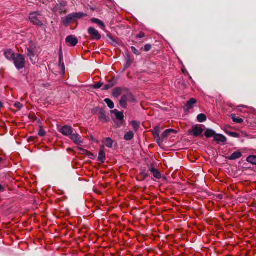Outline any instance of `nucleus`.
I'll return each mask as SVG.
<instances>
[{"label": "nucleus", "instance_id": "nucleus-33", "mask_svg": "<svg viewBox=\"0 0 256 256\" xmlns=\"http://www.w3.org/2000/svg\"><path fill=\"white\" fill-rule=\"evenodd\" d=\"M227 134L232 136V137H234V138H238L239 137V134L236 133V132H227Z\"/></svg>", "mask_w": 256, "mask_h": 256}, {"label": "nucleus", "instance_id": "nucleus-11", "mask_svg": "<svg viewBox=\"0 0 256 256\" xmlns=\"http://www.w3.org/2000/svg\"><path fill=\"white\" fill-rule=\"evenodd\" d=\"M70 138L73 142L77 145H81L82 143V141L80 140L79 136L78 134L72 133L70 136Z\"/></svg>", "mask_w": 256, "mask_h": 256}, {"label": "nucleus", "instance_id": "nucleus-41", "mask_svg": "<svg viewBox=\"0 0 256 256\" xmlns=\"http://www.w3.org/2000/svg\"><path fill=\"white\" fill-rule=\"evenodd\" d=\"M34 140L33 137H30V138H28V142L32 141V140Z\"/></svg>", "mask_w": 256, "mask_h": 256}, {"label": "nucleus", "instance_id": "nucleus-37", "mask_svg": "<svg viewBox=\"0 0 256 256\" xmlns=\"http://www.w3.org/2000/svg\"><path fill=\"white\" fill-rule=\"evenodd\" d=\"M152 48V46L150 44H147L144 46V50L146 52H148Z\"/></svg>", "mask_w": 256, "mask_h": 256}, {"label": "nucleus", "instance_id": "nucleus-39", "mask_svg": "<svg viewBox=\"0 0 256 256\" xmlns=\"http://www.w3.org/2000/svg\"><path fill=\"white\" fill-rule=\"evenodd\" d=\"M145 35L144 32H140L138 35L136 36L137 38H142L144 37Z\"/></svg>", "mask_w": 256, "mask_h": 256}, {"label": "nucleus", "instance_id": "nucleus-42", "mask_svg": "<svg viewBox=\"0 0 256 256\" xmlns=\"http://www.w3.org/2000/svg\"><path fill=\"white\" fill-rule=\"evenodd\" d=\"M3 106L2 103L0 101V108Z\"/></svg>", "mask_w": 256, "mask_h": 256}, {"label": "nucleus", "instance_id": "nucleus-40", "mask_svg": "<svg viewBox=\"0 0 256 256\" xmlns=\"http://www.w3.org/2000/svg\"><path fill=\"white\" fill-rule=\"evenodd\" d=\"M4 188L2 186V185L0 184V191L4 190Z\"/></svg>", "mask_w": 256, "mask_h": 256}, {"label": "nucleus", "instance_id": "nucleus-36", "mask_svg": "<svg viewBox=\"0 0 256 256\" xmlns=\"http://www.w3.org/2000/svg\"><path fill=\"white\" fill-rule=\"evenodd\" d=\"M102 83L98 82V83H96V84H94L93 86V88H94L98 89V88H100L102 86Z\"/></svg>", "mask_w": 256, "mask_h": 256}, {"label": "nucleus", "instance_id": "nucleus-27", "mask_svg": "<svg viewBox=\"0 0 256 256\" xmlns=\"http://www.w3.org/2000/svg\"><path fill=\"white\" fill-rule=\"evenodd\" d=\"M99 118L100 120L104 122H106L108 121V118L104 112H101L99 114Z\"/></svg>", "mask_w": 256, "mask_h": 256}, {"label": "nucleus", "instance_id": "nucleus-32", "mask_svg": "<svg viewBox=\"0 0 256 256\" xmlns=\"http://www.w3.org/2000/svg\"><path fill=\"white\" fill-rule=\"evenodd\" d=\"M72 14L74 18V20H76V18H80L84 15V14L83 13H80V12L73 13Z\"/></svg>", "mask_w": 256, "mask_h": 256}, {"label": "nucleus", "instance_id": "nucleus-2", "mask_svg": "<svg viewBox=\"0 0 256 256\" xmlns=\"http://www.w3.org/2000/svg\"><path fill=\"white\" fill-rule=\"evenodd\" d=\"M14 64L16 68L20 70L23 68L25 66V59L24 56L20 54H18L14 59Z\"/></svg>", "mask_w": 256, "mask_h": 256}, {"label": "nucleus", "instance_id": "nucleus-4", "mask_svg": "<svg viewBox=\"0 0 256 256\" xmlns=\"http://www.w3.org/2000/svg\"><path fill=\"white\" fill-rule=\"evenodd\" d=\"M88 32L90 35L92 39L99 40L101 38L98 32L94 28H90L88 30Z\"/></svg>", "mask_w": 256, "mask_h": 256}, {"label": "nucleus", "instance_id": "nucleus-17", "mask_svg": "<svg viewBox=\"0 0 256 256\" xmlns=\"http://www.w3.org/2000/svg\"><path fill=\"white\" fill-rule=\"evenodd\" d=\"M242 156L241 152H234L230 157L229 159L230 160H235L240 158Z\"/></svg>", "mask_w": 256, "mask_h": 256}, {"label": "nucleus", "instance_id": "nucleus-18", "mask_svg": "<svg viewBox=\"0 0 256 256\" xmlns=\"http://www.w3.org/2000/svg\"><path fill=\"white\" fill-rule=\"evenodd\" d=\"M27 55L30 58V60L34 62V58H35V55L32 50L30 48H28L27 49Z\"/></svg>", "mask_w": 256, "mask_h": 256}, {"label": "nucleus", "instance_id": "nucleus-31", "mask_svg": "<svg viewBox=\"0 0 256 256\" xmlns=\"http://www.w3.org/2000/svg\"><path fill=\"white\" fill-rule=\"evenodd\" d=\"M114 86V84L112 82H110L108 84L104 86L102 89L104 90H108L110 88H112Z\"/></svg>", "mask_w": 256, "mask_h": 256}, {"label": "nucleus", "instance_id": "nucleus-20", "mask_svg": "<svg viewBox=\"0 0 256 256\" xmlns=\"http://www.w3.org/2000/svg\"><path fill=\"white\" fill-rule=\"evenodd\" d=\"M106 160L105 154L102 150H101L98 154V160L104 162Z\"/></svg>", "mask_w": 256, "mask_h": 256}, {"label": "nucleus", "instance_id": "nucleus-34", "mask_svg": "<svg viewBox=\"0 0 256 256\" xmlns=\"http://www.w3.org/2000/svg\"><path fill=\"white\" fill-rule=\"evenodd\" d=\"M14 106L18 108V110H20L22 108V104L20 102H16L14 104Z\"/></svg>", "mask_w": 256, "mask_h": 256}, {"label": "nucleus", "instance_id": "nucleus-6", "mask_svg": "<svg viewBox=\"0 0 256 256\" xmlns=\"http://www.w3.org/2000/svg\"><path fill=\"white\" fill-rule=\"evenodd\" d=\"M203 131L204 130L202 128L201 126H196L192 128L190 132L194 136H198L202 133Z\"/></svg>", "mask_w": 256, "mask_h": 256}, {"label": "nucleus", "instance_id": "nucleus-5", "mask_svg": "<svg viewBox=\"0 0 256 256\" xmlns=\"http://www.w3.org/2000/svg\"><path fill=\"white\" fill-rule=\"evenodd\" d=\"M60 132L65 136H70L73 132V129L70 126H64L60 129Z\"/></svg>", "mask_w": 256, "mask_h": 256}, {"label": "nucleus", "instance_id": "nucleus-1", "mask_svg": "<svg viewBox=\"0 0 256 256\" xmlns=\"http://www.w3.org/2000/svg\"><path fill=\"white\" fill-rule=\"evenodd\" d=\"M30 20L31 22L34 24L38 26H42L43 23L42 21V16L40 12H34L30 14Z\"/></svg>", "mask_w": 256, "mask_h": 256}, {"label": "nucleus", "instance_id": "nucleus-26", "mask_svg": "<svg viewBox=\"0 0 256 256\" xmlns=\"http://www.w3.org/2000/svg\"><path fill=\"white\" fill-rule=\"evenodd\" d=\"M247 161L251 164H256V156H250L248 157Z\"/></svg>", "mask_w": 256, "mask_h": 256}, {"label": "nucleus", "instance_id": "nucleus-8", "mask_svg": "<svg viewBox=\"0 0 256 256\" xmlns=\"http://www.w3.org/2000/svg\"><path fill=\"white\" fill-rule=\"evenodd\" d=\"M66 41L72 46H75L78 42V39L75 36L72 35L68 36L66 38Z\"/></svg>", "mask_w": 256, "mask_h": 256}, {"label": "nucleus", "instance_id": "nucleus-19", "mask_svg": "<svg viewBox=\"0 0 256 256\" xmlns=\"http://www.w3.org/2000/svg\"><path fill=\"white\" fill-rule=\"evenodd\" d=\"M112 113L115 114L118 120H123L124 116L122 112H118L115 110L112 111Z\"/></svg>", "mask_w": 256, "mask_h": 256}, {"label": "nucleus", "instance_id": "nucleus-38", "mask_svg": "<svg viewBox=\"0 0 256 256\" xmlns=\"http://www.w3.org/2000/svg\"><path fill=\"white\" fill-rule=\"evenodd\" d=\"M132 50L133 52L137 55L139 54V52L138 50H136L134 47L132 46Z\"/></svg>", "mask_w": 256, "mask_h": 256}, {"label": "nucleus", "instance_id": "nucleus-28", "mask_svg": "<svg viewBox=\"0 0 256 256\" xmlns=\"http://www.w3.org/2000/svg\"><path fill=\"white\" fill-rule=\"evenodd\" d=\"M206 119V115L202 114H198L197 116V120L200 122L205 121Z\"/></svg>", "mask_w": 256, "mask_h": 256}, {"label": "nucleus", "instance_id": "nucleus-22", "mask_svg": "<svg viewBox=\"0 0 256 256\" xmlns=\"http://www.w3.org/2000/svg\"><path fill=\"white\" fill-rule=\"evenodd\" d=\"M134 133L132 131H129L124 136V138L126 140H130L133 138Z\"/></svg>", "mask_w": 256, "mask_h": 256}, {"label": "nucleus", "instance_id": "nucleus-13", "mask_svg": "<svg viewBox=\"0 0 256 256\" xmlns=\"http://www.w3.org/2000/svg\"><path fill=\"white\" fill-rule=\"evenodd\" d=\"M6 58L9 60H14L15 58L14 53L11 50H8L4 52Z\"/></svg>", "mask_w": 256, "mask_h": 256}, {"label": "nucleus", "instance_id": "nucleus-14", "mask_svg": "<svg viewBox=\"0 0 256 256\" xmlns=\"http://www.w3.org/2000/svg\"><path fill=\"white\" fill-rule=\"evenodd\" d=\"M149 170L152 174L154 176L158 179H160L161 178V174L158 171V170L155 169L152 166H151L149 168Z\"/></svg>", "mask_w": 256, "mask_h": 256}, {"label": "nucleus", "instance_id": "nucleus-7", "mask_svg": "<svg viewBox=\"0 0 256 256\" xmlns=\"http://www.w3.org/2000/svg\"><path fill=\"white\" fill-rule=\"evenodd\" d=\"M160 126H156L154 128L153 131V134L154 138L156 139V142L160 144L162 143V136H160Z\"/></svg>", "mask_w": 256, "mask_h": 256}, {"label": "nucleus", "instance_id": "nucleus-43", "mask_svg": "<svg viewBox=\"0 0 256 256\" xmlns=\"http://www.w3.org/2000/svg\"><path fill=\"white\" fill-rule=\"evenodd\" d=\"M2 160V158H0V162Z\"/></svg>", "mask_w": 256, "mask_h": 256}, {"label": "nucleus", "instance_id": "nucleus-44", "mask_svg": "<svg viewBox=\"0 0 256 256\" xmlns=\"http://www.w3.org/2000/svg\"><path fill=\"white\" fill-rule=\"evenodd\" d=\"M60 60H61V56H60Z\"/></svg>", "mask_w": 256, "mask_h": 256}, {"label": "nucleus", "instance_id": "nucleus-24", "mask_svg": "<svg viewBox=\"0 0 256 256\" xmlns=\"http://www.w3.org/2000/svg\"><path fill=\"white\" fill-rule=\"evenodd\" d=\"M104 142L108 148H112V147L113 141L110 138H106Z\"/></svg>", "mask_w": 256, "mask_h": 256}, {"label": "nucleus", "instance_id": "nucleus-15", "mask_svg": "<svg viewBox=\"0 0 256 256\" xmlns=\"http://www.w3.org/2000/svg\"><path fill=\"white\" fill-rule=\"evenodd\" d=\"M91 22H93V23L96 24H97L100 26L102 29H104V28H105V24L100 20H98V18H92L91 20Z\"/></svg>", "mask_w": 256, "mask_h": 256}, {"label": "nucleus", "instance_id": "nucleus-10", "mask_svg": "<svg viewBox=\"0 0 256 256\" xmlns=\"http://www.w3.org/2000/svg\"><path fill=\"white\" fill-rule=\"evenodd\" d=\"M196 100L194 98H190L188 102L184 106L185 110L188 111L190 109L193 108L194 104H196Z\"/></svg>", "mask_w": 256, "mask_h": 256}, {"label": "nucleus", "instance_id": "nucleus-21", "mask_svg": "<svg viewBox=\"0 0 256 256\" xmlns=\"http://www.w3.org/2000/svg\"><path fill=\"white\" fill-rule=\"evenodd\" d=\"M74 18L73 16V14H68L64 19V22L65 24H69L71 23L73 20H74Z\"/></svg>", "mask_w": 256, "mask_h": 256}, {"label": "nucleus", "instance_id": "nucleus-45", "mask_svg": "<svg viewBox=\"0 0 256 256\" xmlns=\"http://www.w3.org/2000/svg\"><path fill=\"white\" fill-rule=\"evenodd\" d=\"M62 67L64 68V64H62Z\"/></svg>", "mask_w": 256, "mask_h": 256}, {"label": "nucleus", "instance_id": "nucleus-30", "mask_svg": "<svg viewBox=\"0 0 256 256\" xmlns=\"http://www.w3.org/2000/svg\"><path fill=\"white\" fill-rule=\"evenodd\" d=\"M131 124L134 130L137 131L140 128V123L136 121H132Z\"/></svg>", "mask_w": 256, "mask_h": 256}, {"label": "nucleus", "instance_id": "nucleus-25", "mask_svg": "<svg viewBox=\"0 0 256 256\" xmlns=\"http://www.w3.org/2000/svg\"><path fill=\"white\" fill-rule=\"evenodd\" d=\"M204 135L206 138H210L212 136L214 137V136H215V132L214 130H212L208 129L206 131Z\"/></svg>", "mask_w": 256, "mask_h": 256}, {"label": "nucleus", "instance_id": "nucleus-35", "mask_svg": "<svg viewBox=\"0 0 256 256\" xmlns=\"http://www.w3.org/2000/svg\"><path fill=\"white\" fill-rule=\"evenodd\" d=\"M45 134H46V132H45L44 130L42 128H40L38 132V135L40 136H45Z\"/></svg>", "mask_w": 256, "mask_h": 256}, {"label": "nucleus", "instance_id": "nucleus-3", "mask_svg": "<svg viewBox=\"0 0 256 256\" xmlns=\"http://www.w3.org/2000/svg\"><path fill=\"white\" fill-rule=\"evenodd\" d=\"M129 100H134L133 96L131 94L123 96L120 100V104L123 108H126L127 102Z\"/></svg>", "mask_w": 256, "mask_h": 256}, {"label": "nucleus", "instance_id": "nucleus-16", "mask_svg": "<svg viewBox=\"0 0 256 256\" xmlns=\"http://www.w3.org/2000/svg\"><path fill=\"white\" fill-rule=\"evenodd\" d=\"M122 90L120 88H116L113 90L112 96L115 98H118L122 94Z\"/></svg>", "mask_w": 256, "mask_h": 256}, {"label": "nucleus", "instance_id": "nucleus-12", "mask_svg": "<svg viewBox=\"0 0 256 256\" xmlns=\"http://www.w3.org/2000/svg\"><path fill=\"white\" fill-rule=\"evenodd\" d=\"M214 140L216 141L218 144L220 142L224 143L226 142V138L220 134H216L214 136Z\"/></svg>", "mask_w": 256, "mask_h": 256}, {"label": "nucleus", "instance_id": "nucleus-23", "mask_svg": "<svg viewBox=\"0 0 256 256\" xmlns=\"http://www.w3.org/2000/svg\"><path fill=\"white\" fill-rule=\"evenodd\" d=\"M230 117L232 118L233 122L235 123L240 124L244 122V120L242 118H236L234 114H232L230 115Z\"/></svg>", "mask_w": 256, "mask_h": 256}, {"label": "nucleus", "instance_id": "nucleus-29", "mask_svg": "<svg viewBox=\"0 0 256 256\" xmlns=\"http://www.w3.org/2000/svg\"><path fill=\"white\" fill-rule=\"evenodd\" d=\"M104 101L107 104L108 106L110 108L112 109L114 108V102L109 98H106Z\"/></svg>", "mask_w": 256, "mask_h": 256}, {"label": "nucleus", "instance_id": "nucleus-9", "mask_svg": "<svg viewBox=\"0 0 256 256\" xmlns=\"http://www.w3.org/2000/svg\"><path fill=\"white\" fill-rule=\"evenodd\" d=\"M176 131L173 129H168L164 131L162 135V142L168 137L171 134H176Z\"/></svg>", "mask_w": 256, "mask_h": 256}]
</instances>
